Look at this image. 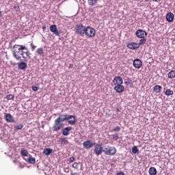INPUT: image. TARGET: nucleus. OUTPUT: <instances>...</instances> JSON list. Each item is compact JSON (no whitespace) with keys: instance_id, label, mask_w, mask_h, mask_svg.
I'll list each match as a JSON object with an SVG mask.
<instances>
[{"instance_id":"f257e3e1","label":"nucleus","mask_w":175,"mask_h":175,"mask_svg":"<svg viewBox=\"0 0 175 175\" xmlns=\"http://www.w3.org/2000/svg\"><path fill=\"white\" fill-rule=\"evenodd\" d=\"M13 49L12 54L15 59L23 61V59L21 58H23V61L27 62L28 60H27V57L31 59V53L28 51V49L25 45L15 44L13 46ZM24 54L26 55V57Z\"/></svg>"},{"instance_id":"f03ea898","label":"nucleus","mask_w":175,"mask_h":175,"mask_svg":"<svg viewBox=\"0 0 175 175\" xmlns=\"http://www.w3.org/2000/svg\"><path fill=\"white\" fill-rule=\"evenodd\" d=\"M56 120L62 123L64 122V121H68L70 125H75L76 124V116L73 115H68L66 113L61 114Z\"/></svg>"},{"instance_id":"7ed1b4c3","label":"nucleus","mask_w":175,"mask_h":175,"mask_svg":"<svg viewBox=\"0 0 175 175\" xmlns=\"http://www.w3.org/2000/svg\"><path fill=\"white\" fill-rule=\"evenodd\" d=\"M103 152L105 155H116L117 149L114 146H105L103 147Z\"/></svg>"},{"instance_id":"20e7f679","label":"nucleus","mask_w":175,"mask_h":175,"mask_svg":"<svg viewBox=\"0 0 175 175\" xmlns=\"http://www.w3.org/2000/svg\"><path fill=\"white\" fill-rule=\"evenodd\" d=\"M85 27L83 25V23H79L75 27V32L77 35H80L81 36H84V33H85Z\"/></svg>"},{"instance_id":"39448f33","label":"nucleus","mask_w":175,"mask_h":175,"mask_svg":"<svg viewBox=\"0 0 175 175\" xmlns=\"http://www.w3.org/2000/svg\"><path fill=\"white\" fill-rule=\"evenodd\" d=\"M95 33H96L95 29L90 26H88L85 28V35H86V36H88V38H94L95 36Z\"/></svg>"},{"instance_id":"423d86ee","label":"nucleus","mask_w":175,"mask_h":175,"mask_svg":"<svg viewBox=\"0 0 175 175\" xmlns=\"http://www.w3.org/2000/svg\"><path fill=\"white\" fill-rule=\"evenodd\" d=\"M94 152L97 155V157H98V155H101L102 152H103V147H102V145L99 144L94 145Z\"/></svg>"},{"instance_id":"0eeeda50","label":"nucleus","mask_w":175,"mask_h":175,"mask_svg":"<svg viewBox=\"0 0 175 175\" xmlns=\"http://www.w3.org/2000/svg\"><path fill=\"white\" fill-rule=\"evenodd\" d=\"M135 36L139 39H143L147 36V32L143 29H138L135 31Z\"/></svg>"},{"instance_id":"6e6552de","label":"nucleus","mask_w":175,"mask_h":175,"mask_svg":"<svg viewBox=\"0 0 175 175\" xmlns=\"http://www.w3.org/2000/svg\"><path fill=\"white\" fill-rule=\"evenodd\" d=\"M54 132H58L62 128V123L57 120V119L55 120L54 124L53 125Z\"/></svg>"},{"instance_id":"1a4fd4ad","label":"nucleus","mask_w":175,"mask_h":175,"mask_svg":"<svg viewBox=\"0 0 175 175\" xmlns=\"http://www.w3.org/2000/svg\"><path fill=\"white\" fill-rule=\"evenodd\" d=\"M133 65L134 68H136L137 69H140L142 66H143V62L140 60V59H135L133 60Z\"/></svg>"},{"instance_id":"9d476101","label":"nucleus","mask_w":175,"mask_h":175,"mask_svg":"<svg viewBox=\"0 0 175 175\" xmlns=\"http://www.w3.org/2000/svg\"><path fill=\"white\" fill-rule=\"evenodd\" d=\"M113 83L114 85H122V84H124V81L122 80V77H115L113 80Z\"/></svg>"},{"instance_id":"9b49d317","label":"nucleus","mask_w":175,"mask_h":175,"mask_svg":"<svg viewBox=\"0 0 175 175\" xmlns=\"http://www.w3.org/2000/svg\"><path fill=\"white\" fill-rule=\"evenodd\" d=\"M116 86L113 88V90L116 91L118 94H121V92H124L125 90V87L122 85H115Z\"/></svg>"},{"instance_id":"f8f14e48","label":"nucleus","mask_w":175,"mask_h":175,"mask_svg":"<svg viewBox=\"0 0 175 175\" xmlns=\"http://www.w3.org/2000/svg\"><path fill=\"white\" fill-rule=\"evenodd\" d=\"M73 129L72 126H67L62 130V133L63 136H69L70 131Z\"/></svg>"},{"instance_id":"ddd939ff","label":"nucleus","mask_w":175,"mask_h":175,"mask_svg":"<svg viewBox=\"0 0 175 175\" xmlns=\"http://www.w3.org/2000/svg\"><path fill=\"white\" fill-rule=\"evenodd\" d=\"M95 143H92L90 140L85 141L83 143L84 148H86L87 150H90V148H92V147L95 146Z\"/></svg>"},{"instance_id":"4468645a","label":"nucleus","mask_w":175,"mask_h":175,"mask_svg":"<svg viewBox=\"0 0 175 175\" xmlns=\"http://www.w3.org/2000/svg\"><path fill=\"white\" fill-rule=\"evenodd\" d=\"M4 119L6 122H14V119L13 118V116L10 113H5Z\"/></svg>"},{"instance_id":"2eb2a0df","label":"nucleus","mask_w":175,"mask_h":175,"mask_svg":"<svg viewBox=\"0 0 175 175\" xmlns=\"http://www.w3.org/2000/svg\"><path fill=\"white\" fill-rule=\"evenodd\" d=\"M49 29L51 32H53L55 35H56V36H59V32H58L56 25H51Z\"/></svg>"},{"instance_id":"dca6fc26","label":"nucleus","mask_w":175,"mask_h":175,"mask_svg":"<svg viewBox=\"0 0 175 175\" xmlns=\"http://www.w3.org/2000/svg\"><path fill=\"white\" fill-rule=\"evenodd\" d=\"M166 20L168 23H173V21L174 20V14L168 12L166 15Z\"/></svg>"},{"instance_id":"f3484780","label":"nucleus","mask_w":175,"mask_h":175,"mask_svg":"<svg viewBox=\"0 0 175 175\" xmlns=\"http://www.w3.org/2000/svg\"><path fill=\"white\" fill-rule=\"evenodd\" d=\"M25 161H26V162H28L29 163H31V165H35V163H36V159L33 157H32V156H31V154H29V157L27 158H24Z\"/></svg>"},{"instance_id":"a211bd4d","label":"nucleus","mask_w":175,"mask_h":175,"mask_svg":"<svg viewBox=\"0 0 175 175\" xmlns=\"http://www.w3.org/2000/svg\"><path fill=\"white\" fill-rule=\"evenodd\" d=\"M128 49L131 50H136V49H139V44L137 43L131 42L127 45Z\"/></svg>"},{"instance_id":"6ab92c4d","label":"nucleus","mask_w":175,"mask_h":175,"mask_svg":"<svg viewBox=\"0 0 175 175\" xmlns=\"http://www.w3.org/2000/svg\"><path fill=\"white\" fill-rule=\"evenodd\" d=\"M27 63L25 62H21L18 64V68L21 70H24V69H27Z\"/></svg>"},{"instance_id":"aec40b11","label":"nucleus","mask_w":175,"mask_h":175,"mask_svg":"<svg viewBox=\"0 0 175 175\" xmlns=\"http://www.w3.org/2000/svg\"><path fill=\"white\" fill-rule=\"evenodd\" d=\"M153 90L156 94H159L161 91H162V86L159 85H156L154 88Z\"/></svg>"},{"instance_id":"412c9836","label":"nucleus","mask_w":175,"mask_h":175,"mask_svg":"<svg viewBox=\"0 0 175 175\" xmlns=\"http://www.w3.org/2000/svg\"><path fill=\"white\" fill-rule=\"evenodd\" d=\"M148 173L150 175H157V168L155 167H150Z\"/></svg>"},{"instance_id":"4be33fe9","label":"nucleus","mask_w":175,"mask_h":175,"mask_svg":"<svg viewBox=\"0 0 175 175\" xmlns=\"http://www.w3.org/2000/svg\"><path fill=\"white\" fill-rule=\"evenodd\" d=\"M163 94L166 95V96H170V95H173V94H174V92L170 89H167L166 91H163Z\"/></svg>"},{"instance_id":"5701e85b","label":"nucleus","mask_w":175,"mask_h":175,"mask_svg":"<svg viewBox=\"0 0 175 175\" xmlns=\"http://www.w3.org/2000/svg\"><path fill=\"white\" fill-rule=\"evenodd\" d=\"M53 152V149L45 148L43 150V154L45 155H50Z\"/></svg>"},{"instance_id":"b1692460","label":"nucleus","mask_w":175,"mask_h":175,"mask_svg":"<svg viewBox=\"0 0 175 175\" xmlns=\"http://www.w3.org/2000/svg\"><path fill=\"white\" fill-rule=\"evenodd\" d=\"M167 76H168L169 79H174L175 78V70H172L171 71H170L168 72Z\"/></svg>"},{"instance_id":"393cba45","label":"nucleus","mask_w":175,"mask_h":175,"mask_svg":"<svg viewBox=\"0 0 175 175\" xmlns=\"http://www.w3.org/2000/svg\"><path fill=\"white\" fill-rule=\"evenodd\" d=\"M69 142L66 138H60V144H64V146H66V144H68Z\"/></svg>"},{"instance_id":"a878e982","label":"nucleus","mask_w":175,"mask_h":175,"mask_svg":"<svg viewBox=\"0 0 175 175\" xmlns=\"http://www.w3.org/2000/svg\"><path fill=\"white\" fill-rule=\"evenodd\" d=\"M88 2L90 6H95V5H96V2H98V0H88Z\"/></svg>"},{"instance_id":"bb28decb","label":"nucleus","mask_w":175,"mask_h":175,"mask_svg":"<svg viewBox=\"0 0 175 175\" xmlns=\"http://www.w3.org/2000/svg\"><path fill=\"white\" fill-rule=\"evenodd\" d=\"M21 154L22 157H28L29 155V153L28 152V150H22L21 152Z\"/></svg>"},{"instance_id":"cd10ccee","label":"nucleus","mask_w":175,"mask_h":175,"mask_svg":"<svg viewBox=\"0 0 175 175\" xmlns=\"http://www.w3.org/2000/svg\"><path fill=\"white\" fill-rule=\"evenodd\" d=\"M24 128V124H18V126H14V131H20Z\"/></svg>"},{"instance_id":"c85d7f7f","label":"nucleus","mask_w":175,"mask_h":175,"mask_svg":"<svg viewBox=\"0 0 175 175\" xmlns=\"http://www.w3.org/2000/svg\"><path fill=\"white\" fill-rule=\"evenodd\" d=\"M146 42H147V39L146 38H142L141 40H139V47H140V46H142V44H144V43H146Z\"/></svg>"},{"instance_id":"c756f323","label":"nucleus","mask_w":175,"mask_h":175,"mask_svg":"<svg viewBox=\"0 0 175 175\" xmlns=\"http://www.w3.org/2000/svg\"><path fill=\"white\" fill-rule=\"evenodd\" d=\"M6 99H8V100H13V99H14V95H13V94H8L6 96Z\"/></svg>"},{"instance_id":"7c9ffc66","label":"nucleus","mask_w":175,"mask_h":175,"mask_svg":"<svg viewBox=\"0 0 175 175\" xmlns=\"http://www.w3.org/2000/svg\"><path fill=\"white\" fill-rule=\"evenodd\" d=\"M121 131V127L120 126H118L115 127L111 131V132H120Z\"/></svg>"},{"instance_id":"2f4dec72","label":"nucleus","mask_w":175,"mask_h":175,"mask_svg":"<svg viewBox=\"0 0 175 175\" xmlns=\"http://www.w3.org/2000/svg\"><path fill=\"white\" fill-rule=\"evenodd\" d=\"M132 152L133 154H137V152H139V149L137 148V146H134L132 148Z\"/></svg>"},{"instance_id":"473e14b6","label":"nucleus","mask_w":175,"mask_h":175,"mask_svg":"<svg viewBox=\"0 0 175 175\" xmlns=\"http://www.w3.org/2000/svg\"><path fill=\"white\" fill-rule=\"evenodd\" d=\"M36 53L38 55H43V48L38 49Z\"/></svg>"},{"instance_id":"72a5a7b5","label":"nucleus","mask_w":175,"mask_h":175,"mask_svg":"<svg viewBox=\"0 0 175 175\" xmlns=\"http://www.w3.org/2000/svg\"><path fill=\"white\" fill-rule=\"evenodd\" d=\"M111 136L113 140H118V134H113Z\"/></svg>"},{"instance_id":"f704fd0d","label":"nucleus","mask_w":175,"mask_h":175,"mask_svg":"<svg viewBox=\"0 0 175 175\" xmlns=\"http://www.w3.org/2000/svg\"><path fill=\"white\" fill-rule=\"evenodd\" d=\"M72 167H73L74 169H79V163H74L72 164Z\"/></svg>"},{"instance_id":"c9c22d12","label":"nucleus","mask_w":175,"mask_h":175,"mask_svg":"<svg viewBox=\"0 0 175 175\" xmlns=\"http://www.w3.org/2000/svg\"><path fill=\"white\" fill-rule=\"evenodd\" d=\"M75 158L74 157H71L69 159V162H71V163L75 162Z\"/></svg>"},{"instance_id":"e433bc0d","label":"nucleus","mask_w":175,"mask_h":175,"mask_svg":"<svg viewBox=\"0 0 175 175\" xmlns=\"http://www.w3.org/2000/svg\"><path fill=\"white\" fill-rule=\"evenodd\" d=\"M31 47L32 51H33L36 49V46L33 45V44H31Z\"/></svg>"},{"instance_id":"4c0bfd02","label":"nucleus","mask_w":175,"mask_h":175,"mask_svg":"<svg viewBox=\"0 0 175 175\" xmlns=\"http://www.w3.org/2000/svg\"><path fill=\"white\" fill-rule=\"evenodd\" d=\"M32 90L33 91H38V87L37 86H32Z\"/></svg>"},{"instance_id":"58836bf2","label":"nucleus","mask_w":175,"mask_h":175,"mask_svg":"<svg viewBox=\"0 0 175 175\" xmlns=\"http://www.w3.org/2000/svg\"><path fill=\"white\" fill-rule=\"evenodd\" d=\"M18 167H19L20 169H23V167H24V164H23V163H19Z\"/></svg>"},{"instance_id":"ea45409f","label":"nucleus","mask_w":175,"mask_h":175,"mask_svg":"<svg viewBox=\"0 0 175 175\" xmlns=\"http://www.w3.org/2000/svg\"><path fill=\"white\" fill-rule=\"evenodd\" d=\"M116 175H125V173H124L123 172H118Z\"/></svg>"},{"instance_id":"a19ab883","label":"nucleus","mask_w":175,"mask_h":175,"mask_svg":"<svg viewBox=\"0 0 175 175\" xmlns=\"http://www.w3.org/2000/svg\"><path fill=\"white\" fill-rule=\"evenodd\" d=\"M70 175H80L78 172H71Z\"/></svg>"},{"instance_id":"79ce46f5","label":"nucleus","mask_w":175,"mask_h":175,"mask_svg":"<svg viewBox=\"0 0 175 175\" xmlns=\"http://www.w3.org/2000/svg\"><path fill=\"white\" fill-rule=\"evenodd\" d=\"M64 172H65L66 173H69V168H66L65 170H64Z\"/></svg>"},{"instance_id":"37998d69","label":"nucleus","mask_w":175,"mask_h":175,"mask_svg":"<svg viewBox=\"0 0 175 175\" xmlns=\"http://www.w3.org/2000/svg\"><path fill=\"white\" fill-rule=\"evenodd\" d=\"M124 83H126V85H128L129 84H131V82H129V81H125Z\"/></svg>"},{"instance_id":"c03bdc74","label":"nucleus","mask_w":175,"mask_h":175,"mask_svg":"<svg viewBox=\"0 0 175 175\" xmlns=\"http://www.w3.org/2000/svg\"><path fill=\"white\" fill-rule=\"evenodd\" d=\"M154 2H159L161 0H152Z\"/></svg>"},{"instance_id":"a18cd8bd","label":"nucleus","mask_w":175,"mask_h":175,"mask_svg":"<svg viewBox=\"0 0 175 175\" xmlns=\"http://www.w3.org/2000/svg\"><path fill=\"white\" fill-rule=\"evenodd\" d=\"M42 29H46V25L42 26Z\"/></svg>"},{"instance_id":"49530a36","label":"nucleus","mask_w":175,"mask_h":175,"mask_svg":"<svg viewBox=\"0 0 175 175\" xmlns=\"http://www.w3.org/2000/svg\"><path fill=\"white\" fill-rule=\"evenodd\" d=\"M14 163H17V160H14Z\"/></svg>"},{"instance_id":"de8ad7c7","label":"nucleus","mask_w":175,"mask_h":175,"mask_svg":"<svg viewBox=\"0 0 175 175\" xmlns=\"http://www.w3.org/2000/svg\"><path fill=\"white\" fill-rule=\"evenodd\" d=\"M2 16V12L0 11V17Z\"/></svg>"},{"instance_id":"09e8293b","label":"nucleus","mask_w":175,"mask_h":175,"mask_svg":"<svg viewBox=\"0 0 175 175\" xmlns=\"http://www.w3.org/2000/svg\"><path fill=\"white\" fill-rule=\"evenodd\" d=\"M163 90H164V91H166V88H164Z\"/></svg>"},{"instance_id":"8fccbe9b","label":"nucleus","mask_w":175,"mask_h":175,"mask_svg":"<svg viewBox=\"0 0 175 175\" xmlns=\"http://www.w3.org/2000/svg\"><path fill=\"white\" fill-rule=\"evenodd\" d=\"M149 0H145L146 2H148Z\"/></svg>"},{"instance_id":"3c124183","label":"nucleus","mask_w":175,"mask_h":175,"mask_svg":"<svg viewBox=\"0 0 175 175\" xmlns=\"http://www.w3.org/2000/svg\"><path fill=\"white\" fill-rule=\"evenodd\" d=\"M116 110H117V111H118V110H119L118 108Z\"/></svg>"},{"instance_id":"603ef678","label":"nucleus","mask_w":175,"mask_h":175,"mask_svg":"<svg viewBox=\"0 0 175 175\" xmlns=\"http://www.w3.org/2000/svg\"><path fill=\"white\" fill-rule=\"evenodd\" d=\"M10 44H12V42H10Z\"/></svg>"}]
</instances>
